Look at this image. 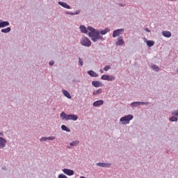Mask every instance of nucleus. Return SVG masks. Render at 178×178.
I'll return each instance as SVG.
<instances>
[{"label": "nucleus", "instance_id": "obj_1", "mask_svg": "<svg viewBox=\"0 0 178 178\" xmlns=\"http://www.w3.org/2000/svg\"><path fill=\"white\" fill-rule=\"evenodd\" d=\"M88 30H89L88 36L91 38L93 42H97V41H105V38L102 35H105L107 33L111 31L109 28H106L104 30H96L91 26H88Z\"/></svg>", "mask_w": 178, "mask_h": 178}, {"label": "nucleus", "instance_id": "obj_2", "mask_svg": "<svg viewBox=\"0 0 178 178\" xmlns=\"http://www.w3.org/2000/svg\"><path fill=\"white\" fill-rule=\"evenodd\" d=\"M61 119L63 120H77L79 119V116L74 114H66L65 112H62L60 115Z\"/></svg>", "mask_w": 178, "mask_h": 178}, {"label": "nucleus", "instance_id": "obj_3", "mask_svg": "<svg viewBox=\"0 0 178 178\" xmlns=\"http://www.w3.org/2000/svg\"><path fill=\"white\" fill-rule=\"evenodd\" d=\"M134 118L133 115H125L120 119V122L121 124H129L130 120H133Z\"/></svg>", "mask_w": 178, "mask_h": 178}, {"label": "nucleus", "instance_id": "obj_4", "mask_svg": "<svg viewBox=\"0 0 178 178\" xmlns=\"http://www.w3.org/2000/svg\"><path fill=\"white\" fill-rule=\"evenodd\" d=\"M80 44L83 45V47H91V40H90V39H88V38L87 37H83L81 39V41H80Z\"/></svg>", "mask_w": 178, "mask_h": 178}, {"label": "nucleus", "instance_id": "obj_5", "mask_svg": "<svg viewBox=\"0 0 178 178\" xmlns=\"http://www.w3.org/2000/svg\"><path fill=\"white\" fill-rule=\"evenodd\" d=\"M139 105H149V102H134L131 103V108H137Z\"/></svg>", "mask_w": 178, "mask_h": 178}, {"label": "nucleus", "instance_id": "obj_6", "mask_svg": "<svg viewBox=\"0 0 178 178\" xmlns=\"http://www.w3.org/2000/svg\"><path fill=\"white\" fill-rule=\"evenodd\" d=\"M124 33V29H116L113 31V38H116V37H119L121 34Z\"/></svg>", "mask_w": 178, "mask_h": 178}, {"label": "nucleus", "instance_id": "obj_7", "mask_svg": "<svg viewBox=\"0 0 178 178\" xmlns=\"http://www.w3.org/2000/svg\"><path fill=\"white\" fill-rule=\"evenodd\" d=\"M7 143L8 140H6V139L3 138V137H0V149H2L6 147Z\"/></svg>", "mask_w": 178, "mask_h": 178}, {"label": "nucleus", "instance_id": "obj_8", "mask_svg": "<svg viewBox=\"0 0 178 178\" xmlns=\"http://www.w3.org/2000/svg\"><path fill=\"white\" fill-rule=\"evenodd\" d=\"M63 172L65 175H67V176H73V175H74V170L67 168L63 169Z\"/></svg>", "mask_w": 178, "mask_h": 178}, {"label": "nucleus", "instance_id": "obj_9", "mask_svg": "<svg viewBox=\"0 0 178 178\" xmlns=\"http://www.w3.org/2000/svg\"><path fill=\"white\" fill-rule=\"evenodd\" d=\"M92 86H93V87H95L96 88H98V87H102L104 84H102V83H101V81H92Z\"/></svg>", "mask_w": 178, "mask_h": 178}, {"label": "nucleus", "instance_id": "obj_10", "mask_svg": "<svg viewBox=\"0 0 178 178\" xmlns=\"http://www.w3.org/2000/svg\"><path fill=\"white\" fill-rule=\"evenodd\" d=\"M162 35H163V37H165L166 38H170V37H172V33L169 31H163L161 32Z\"/></svg>", "mask_w": 178, "mask_h": 178}, {"label": "nucleus", "instance_id": "obj_11", "mask_svg": "<svg viewBox=\"0 0 178 178\" xmlns=\"http://www.w3.org/2000/svg\"><path fill=\"white\" fill-rule=\"evenodd\" d=\"M79 29L81 33H83V34H87V33H88V28H86L84 25H81Z\"/></svg>", "mask_w": 178, "mask_h": 178}, {"label": "nucleus", "instance_id": "obj_12", "mask_svg": "<svg viewBox=\"0 0 178 178\" xmlns=\"http://www.w3.org/2000/svg\"><path fill=\"white\" fill-rule=\"evenodd\" d=\"M116 45H119L120 47H122V45H124V40H123V38H122V36H120L118 38V41L116 42Z\"/></svg>", "mask_w": 178, "mask_h": 178}, {"label": "nucleus", "instance_id": "obj_13", "mask_svg": "<svg viewBox=\"0 0 178 178\" xmlns=\"http://www.w3.org/2000/svg\"><path fill=\"white\" fill-rule=\"evenodd\" d=\"M97 166H100V168H109L111 163H96Z\"/></svg>", "mask_w": 178, "mask_h": 178}, {"label": "nucleus", "instance_id": "obj_14", "mask_svg": "<svg viewBox=\"0 0 178 178\" xmlns=\"http://www.w3.org/2000/svg\"><path fill=\"white\" fill-rule=\"evenodd\" d=\"M10 24L8 21H1L0 22V29H3L8 27Z\"/></svg>", "mask_w": 178, "mask_h": 178}, {"label": "nucleus", "instance_id": "obj_15", "mask_svg": "<svg viewBox=\"0 0 178 178\" xmlns=\"http://www.w3.org/2000/svg\"><path fill=\"white\" fill-rule=\"evenodd\" d=\"M55 138H56L55 136L42 137L40 139V141H41L42 143L43 141H48V140H55Z\"/></svg>", "mask_w": 178, "mask_h": 178}, {"label": "nucleus", "instance_id": "obj_16", "mask_svg": "<svg viewBox=\"0 0 178 178\" xmlns=\"http://www.w3.org/2000/svg\"><path fill=\"white\" fill-rule=\"evenodd\" d=\"M58 5H60V6H62L63 8H65V9H70V6L65 2L58 1Z\"/></svg>", "mask_w": 178, "mask_h": 178}, {"label": "nucleus", "instance_id": "obj_17", "mask_svg": "<svg viewBox=\"0 0 178 178\" xmlns=\"http://www.w3.org/2000/svg\"><path fill=\"white\" fill-rule=\"evenodd\" d=\"M62 92H63V95H65V97L68 98V99H72V95H70V93H69L67 92V90L63 89Z\"/></svg>", "mask_w": 178, "mask_h": 178}, {"label": "nucleus", "instance_id": "obj_18", "mask_svg": "<svg viewBox=\"0 0 178 178\" xmlns=\"http://www.w3.org/2000/svg\"><path fill=\"white\" fill-rule=\"evenodd\" d=\"M88 74H89L90 77H98V74H97V72H94L93 70L88 71Z\"/></svg>", "mask_w": 178, "mask_h": 178}, {"label": "nucleus", "instance_id": "obj_19", "mask_svg": "<svg viewBox=\"0 0 178 178\" xmlns=\"http://www.w3.org/2000/svg\"><path fill=\"white\" fill-rule=\"evenodd\" d=\"M104 105V100H97L93 103V106H101Z\"/></svg>", "mask_w": 178, "mask_h": 178}, {"label": "nucleus", "instance_id": "obj_20", "mask_svg": "<svg viewBox=\"0 0 178 178\" xmlns=\"http://www.w3.org/2000/svg\"><path fill=\"white\" fill-rule=\"evenodd\" d=\"M146 44L147 47H151L155 45V42H154L153 40H146Z\"/></svg>", "mask_w": 178, "mask_h": 178}, {"label": "nucleus", "instance_id": "obj_21", "mask_svg": "<svg viewBox=\"0 0 178 178\" xmlns=\"http://www.w3.org/2000/svg\"><path fill=\"white\" fill-rule=\"evenodd\" d=\"M79 143H80V141H79V140H74V141L70 143V145L71 147H77V145H79Z\"/></svg>", "mask_w": 178, "mask_h": 178}, {"label": "nucleus", "instance_id": "obj_22", "mask_svg": "<svg viewBox=\"0 0 178 178\" xmlns=\"http://www.w3.org/2000/svg\"><path fill=\"white\" fill-rule=\"evenodd\" d=\"M10 31H12V29L10 27L1 29V33H4L5 34H7V33H10Z\"/></svg>", "mask_w": 178, "mask_h": 178}, {"label": "nucleus", "instance_id": "obj_23", "mask_svg": "<svg viewBox=\"0 0 178 178\" xmlns=\"http://www.w3.org/2000/svg\"><path fill=\"white\" fill-rule=\"evenodd\" d=\"M65 15H70L71 16H74V15H80V10H78L74 13L65 12Z\"/></svg>", "mask_w": 178, "mask_h": 178}, {"label": "nucleus", "instance_id": "obj_24", "mask_svg": "<svg viewBox=\"0 0 178 178\" xmlns=\"http://www.w3.org/2000/svg\"><path fill=\"white\" fill-rule=\"evenodd\" d=\"M61 130L63 131H67V133H70V129H69V127H67L66 125H62Z\"/></svg>", "mask_w": 178, "mask_h": 178}, {"label": "nucleus", "instance_id": "obj_25", "mask_svg": "<svg viewBox=\"0 0 178 178\" xmlns=\"http://www.w3.org/2000/svg\"><path fill=\"white\" fill-rule=\"evenodd\" d=\"M170 122H177L178 119L176 115H173L169 118Z\"/></svg>", "mask_w": 178, "mask_h": 178}, {"label": "nucleus", "instance_id": "obj_26", "mask_svg": "<svg viewBox=\"0 0 178 178\" xmlns=\"http://www.w3.org/2000/svg\"><path fill=\"white\" fill-rule=\"evenodd\" d=\"M152 70H154V72H159V67H158L156 65H153L151 66Z\"/></svg>", "mask_w": 178, "mask_h": 178}, {"label": "nucleus", "instance_id": "obj_27", "mask_svg": "<svg viewBox=\"0 0 178 178\" xmlns=\"http://www.w3.org/2000/svg\"><path fill=\"white\" fill-rule=\"evenodd\" d=\"M101 92H102V89H98L97 90L93 92L92 95H98V94H101Z\"/></svg>", "mask_w": 178, "mask_h": 178}, {"label": "nucleus", "instance_id": "obj_28", "mask_svg": "<svg viewBox=\"0 0 178 178\" xmlns=\"http://www.w3.org/2000/svg\"><path fill=\"white\" fill-rule=\"evenodd\" d=\"M108 77H109V75H108V74H104V75H102V76H101V79H102V80H106V81H108Z\"/></svg>", "mask_w": 178, "mask_h": 178}, {"label": "nucleus", "instance_id": "obj_29", "mask_svg": "<svg viewBox=\"0 0 178 178\" xmlns=\"http://www.w3.org/2000/svg\"><path fill=\"white\" fill-rule=\"evenodd\" d=\"M113 80H115V76L113 75H108V78L107 79V81H113Z\"/></svg>", "mask_w": 178, "mask_h": 178}, {"label": "nucleus", "instance_id": "obj_30", "mask_svg": "<svg viewBox=\"0 0 178 178\" xmlns=\"http://www.w3.org/2000/svg\"><path fill=\"white\" fill-rule=\"evenodd\" d=\"M171 115H172V116H177V118H178V109L172 111L171 113Z\"/></svg>", "mask_w": 178, "mask_h": 178}, {"label": "nucleus", "instance_id": "obj_31", "mask_svg": "<svg viewBox=\"0 0 178 178\" xmlns=\"http://www.w3.org/2000/svg\"><path fill=\"white\" fill-rule=\"evenodd\" d=\"M111 66L110 65H106L105 67H104V72H108V70H110Z\"/></svg>", "mask_w": 178, "mask_h": 178}, {"label": "nucleus", "instance_id": "obj_32", "mask_svg": "<svg viewBox=\"0 0 178 178\" xmlns=\"http://www.w3.org/2000/svg\"><path fill=\"white\" fill-rule=\"evenodd\" d=\"M58 178H67V177L63 174H60Z\"/></svg>", "mask_w": 178, "mask_h": 178}, {"label": "nucleus", "instance_id": "obj_33", "mask_svg": "<svg viewBox=\"0 0 178 178\" xmlns=\"http://www.w3.org/2000/svg\"><path fill=\"white\" fill-rule=\"evenodd\" d=\"M79 63L81 66H83V60H81V58H79Z\"/></svg>", "mask_w": 178, "mask_h": 178}, {"label": "nucleus", "instance_id": "obj_34", "mask_svg": "<svg viewBox=\"0 0 178 178\" xmlns=\"http://www.w3.org/2000/svg\"><path fill=\"white\" fill-rule=\"evenodd\" d=\"M49 65L50 66H54V65H55V61H54V60L50 61V62L49 63Z\"/></svg>", "mask_w": 178, "mask_h": 178}, {"label": "nucleus", "instance_id": "obj_35", "mask_svg": "<svg viewBox=\"0 0 178 178\" xmlns=\"http://www.w3.org/2000/svg\"><path fill=\"white\" fill-rule=\"evenodd\" d=\"M145 31H147V33H151V30H149L148 28H145Z\"/></svg>", "mask_w": 178, "mask_h": 178}, {"label": "nucleus", "instance_id": "obj_36", "mask_svg": "<svg viewBox=\"0 0 178 178\" xmlns=\"http://www.w3.org/2000/svg\"><path fill=\"white\" fill-rule=\"evenodd\" d=\"M119 6H121V7H124V6H126V4H123V3H119Z\"/></svg>", "mask_w": 178, "mask_h": 178}, {"label": "nucleus", "instance_id": "obj_37", "mask_svg": "<svg viewBox=\"0 0 178 178\" xmlns=\"http://www.w3.org/2000/svg\"><path fill=\"white\" fill-rule=\"evenodd\" d=\"M0 136H3V132H0Z\"/></svg>", "mask_w": 178, "mask_h": 178}, {"label": "nucleus", "instance_id": "obj_38", "mask_svg": "<svg viewBox=\"0 0 178 178\" xmlns=\"http://www.w3.org/2000/svg\"><path fill=\"white\" fill-rule=\"evenodd\" d=\"M101 73H104V71L102 70H100Z\"/></svg>", "mask_w": 178, "mask_h": 178}, {"label": "nucleus", "instance_id": "obj_39", "mask_svg": "<svg viewBox=\"0 0 178 178\" xmlns=\"http://www.w3.org/2000/svg\"><path fill=\"white\" fill-rule=\"evenodd\" d=\"M67 148L70 149V148H72V147H70V146H68V147H67Z\"/></svg>", "mask_w": 178, "mask_h": 178}, {"label": "nucleus", "instance_id": "obj_40", "mask_svg": "<svg viewBox=\"0 0 178 178\" xmlns=\"http://www.w3.org/2000/svg\"><path fill=\"white\" fill-rule=\"evenodd\" d=\"M0 22H2V20L0 19Z\"/></svg>", "mask_w": 178, "mask_h": 178}]
</instances>
